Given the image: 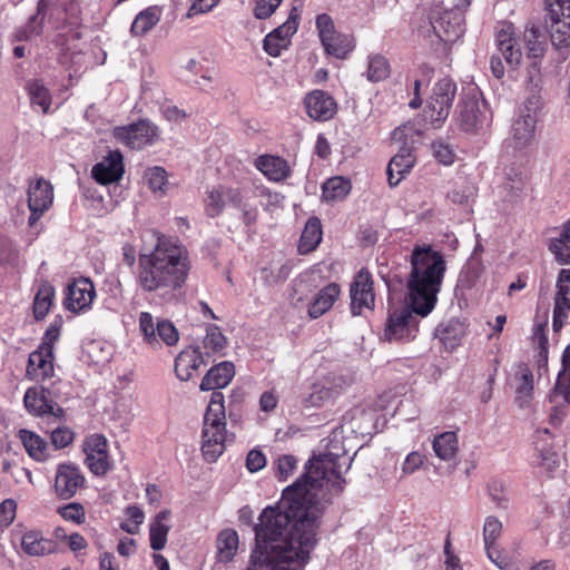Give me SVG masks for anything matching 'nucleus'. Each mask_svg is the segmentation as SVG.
Segmentation results:
<instances>
[{
  "label": "nucleus",
  "mask_w": 570,
  "mask_h": 570,
  "mask_svg": "<svg viewBox=\"0 0 570 570\" xmlns=\"http://www.w3.org/2000/svg\"><path fill=\"white\" fill-rule=\"evenodd\" d=\"M417 314L413 306H401L393 309L387 318L384 336L387 341H411L419 331Z\"/></svg>",
  "instance_id": "10"
},
{
  "label": "nucleus",
  "mask_w": 570,
  "mask_h": 570,
  "mask_svg": "<svg viewBox=\"0 0 570 570\" xmlns=\"http://www.w3.org/2000/svg\"><path fill=\"white\" fill-rule=\"evenodd\" d=\"M306 115L315 121H327L337 112L335 99L326 91L315 89L308 92L303 100Z\"/></svg>",
  "instance_id": "16"
},
{
  "label": "nucleus",
  "mask_w": 570,
  "mask_h": 570,
  "mask_svg": "<svg viewBox=\"0 0 570 570\" xmlns=\"http://www.w3.org/2000/svg\"><path fill=\"white\" fill-rule=\"evenodd\" d=\"M544 39V35L538 27L531 26L524 30V41L529 56L538 58L543 55Z\"/></svg>",
  "instance_id": "45"
},
{
  "label": "nucleus",
  "mask_w": 570,
  "mask_h": 570,
  "mask_svg": "<svg viewBox=\"0 0 570 570\" xmlns=\"http://www.w3.org/2000/svg\"><path fill=\"white\" fill-rule=\"evenodd\" d=\"M282 0H257L254 7V16L257 19L269 18L278 8Z\"/></svg>",
  "instance_id": "61"
},
{
  "label": "nucleus",
  "mask_w": 570,
  "mask_h": 570,
  "mask_svg": "<svg viewBox=\"0 0 570 570\" xmlns=\"http://www.w3.org/2000/svg\"><path fill=\"white\" fill-rule=\"evenodd\" d=\"M504 176L511 190H520L525 183V170L521 166L505 168Z\"/></svg>",
  "instance_id": "57"
},
{
  "label": "nucleus",
  "mask_w": 570,
  "mask_h": 570,
  "mask_svg": "<svg viewBox=\"0 0 570 570\" xmlns=\"http://www.w3.org/2000/svg\"><path fill=\"white\" fill-rule=\"evenodd\" d=\"M550 20L559 21L560 18H570V0H544Z\"/></svg>",
  "instance_id": "52"
},
{
  "label": "nucleus",
  "mask_w": 570,
  "mask_h": 570,
  "mask_svg": "<svg viewBox=\"0 0 570 570\" xmlns=\"http://www.w3.org/2000/svg\"><path fill=\"white\" fill-rule=\"evenodd\" d=\"M57 512L67 522L82 524L86 521L85 508L81 503L78 502H71L59 507Z\"/></svg>",
  "instance_id": "50"
},
{
  "label": "nucleus",
  "mask_w": 570,
  "mask_h": 570,
  "mask_svg": "<svg viewBox=\"0 0 570 570\" xmlns=\"http://www.w3.org/2000/svg\"><path fill=\"white\" fill-rule=\"evenodd\" d=\"M291 41L283 37H275L272 33L266 35L263 41L264 51L272 56L278 57L283 50L287 49Z\"/></svg>",
  "instance_id": "55"
},
{
  "label": "nucleus",
  "mask_w": 570,
  "mask_h": 570,
  "mask_svg": "<svg viewBox=\"0 0 570 570\" xmlns=\"http://www.w3.org/2000/svg\"><path fill=\"white\" fill-rule=\"evenodd\" d=\"M351 460L340 453L314 455L299 480L283 490L275 505L265 508L255 525L256 549L245 570H302L316 544L318 519L328 494L344 488L342 469Z\"/></svg>",
  "instance_id": "1"
},
{
  "label": "nucleus",
  "mask_w": 570,
  "mask_h": 570,
  "mask_svg": "<svg viewBox=\"0 0 570 570\" xmlns=\"http://www.w3.org/2000/svg\"><path fill=\"white\" fill-rule=\"evenodd\" d=\"M554 395L561 396L564 403L570 404V344L562 354V367L557 377Z\"/></svg>",
  "instance_id": "41"
},
{
  "label": "nucleus",
  "mask_w": 570,
  "mask_h": 570,
  "mask_svg": "<svg viewBox=\"0 0 570 570\" xmlns=\"http://www.w3.org/2000/svg\"><path fill=\"white\" fill-rule=\"evenodd\" d=\"M82 450L86 454L85 464L92 474L100 476L110 470L108 441L105 435L100 433L88 435L83 440Z\"/></svg>",
  "instance_id": "12"
},
{
  "label": "nucleus",
  "mask_w": 570,
  "mask_h": 570,
  "mask_svg": "<svg viewBox=\"0 0 570 570\" xmlns=\"http://www.w3.org/2000/svg\"><path fill=\"white\" fill-rule=\"evenodd\" d=\"M548 247L559 264H570V219L561 226L558 236L550 239Z\"/></svg>",
  "instance_id": "32"
},
{
  "label": "nucleus",
  "mask_w": 570,
  "mask_h": 570,
  "mask_svg": "<svg viewBox=\"0 0 570 570\" xmlns=\"http://www.w3.org/2000/svg\"><path fill=\"white\" fill-rule=\"evenodd\" d=\"M445 271L446 264L441 252L430 245H416L413 248L407 279L409 303L422 317L435 307Z\"/></svg>",
  "instance_id": "4"
},
{
  "label": "nucleus",
  "mask_w": 570,
  "mask_h": 570,
  "mask_svg": "<svg viewBox=\"0 0 570 570\" xmlns=\"http://www.w3.org/2000/svg\"><path fill=\"white\" fill-rule=\"evenodd\" d=\"M537 122L533 117L519 114L511 126L510 145L518 150L528 148L534 139Z\"/></svg>",
  "instance_id": "22"
},
{
  "label": "nucleus",
  "mask_w": 570,
  "mask_h": 570,
  "mask_svg": "<svg viewBox=\"0 0 570 570\" xmlns=\"http://www.w3.org/2000/svg\"><path fill=\"white\" fill-rule=\"evenodd\" d=\"M247 191L243 189V199L240 205H233L235 208L242 212V219L245 225L250 226L256 223L257 209L249 205L247 202Z\"/></svg>",
  "instance_id": "63"
},
{
  "label": "nucleus",
  "mask_w": 570,
  "mask_h": 570,
  "mask_svg": "<svg viewBox=\"0 0 570 570\" xmlns=\"http://www.w3.org/2000/svg\"><path fill=\"white\" fill-rule=\"evenodd\" d=\"M455 122L466 134H483L491 126L492 112L476 92L466 94L458 104Z\"/></svg>",
  "instance_id": "7"
},
{
  "label": "nucleus",
  "mask_w": 570,
  "mask_h": 570,
  "mask_svg": "<svg viewBox=\"0 0 570 570\" xmlns=\"http://www.w3.org/2000/svg\"><path fill=\"white\" fill-rule=\"evenodd\" d=\"M443 0H431V26L435 36L445 43H452L460 39L464 29L463 12L470 6L468 0H460L452 9L441 10Z\"/></svg>",
  "instance_id": "6"
},
{
  "label": "nucleus",
  "mask_w": 570,
  "mask_h": 570,
  "mask_svg": "<svg viewBox=\"0 0 570 570\" xmlns=\"http://www.w3.org/2000/svg\"><path fill=\"white\" fill-rule=\"evenodd\" d=\"M299 14L297 9H292L287 20L274 29L271 33L273 36L283 37L291 41V37L297 31Z\"/></svg>",
  "instance_id": "53"
},
{
  "label": "nucleus",
  "mask_w": 570,
  "mask_h": 570,
  "mask_svg": "<svg viewBox=\"0 0 570 570\" xmlns=\"http://www.w3.org/2000/svg\"><path fill=\"white\" fill-rule=\"evenodd\" d=\"M351 311L360 315L363 308H373L375 295L373 293L372 276L366 269H361L351 284Z\"/></svg>",
  "instance_id": "17"
},
{
  "label": "nucleus",
  "mask_w": 570,
  "mask_h": 570,
  "mask_svg": "<svg viewBox=\"0 0 570 570\" xmlns=\"http://www.w3.org/2000/svg\"><path fill=\"white\" fill-rule=\"evenodd\" d=\"M124 171V157L121 153L112 150L92 167L91 174L97 183L107 185L121 179Z\"/></svg>",
  "instance_id": "20"
},
{
  "label": "nucleus",
  "mask_w": 570,
  "mask_h": 570,
  "mask_svg": "<svg viewBox=\"0 0 570 570\" xmlns=\"http://www.w3.org/2000/svg\"><path fill=\"white\" fill-rule=\"evenodd\" d=\"M145 179L154 193H164V187L167 184V173L163 167H151L145 171Z\"/></svg>",
  "instance_id": "51"
},
{
  "label": "nucleus",
  "mask_w": 570,
  "mask_h": 570,
  "mask_svg": "<svg viewBox=\"0 0 570 570\" xmlns=\"http://www.w3.org/2000/svg\"><path fill=\"white\" fill-rule=\"evenodd\" d=\"M19 438L27 453L36 461L43 462L48 459V445L43 439L29 430H20Z\"/></svg>",
  "instance_id": "36"
},
{
  "label": "nucleus",
  "mask_w": 570,
  "mask_h": 570,
  "mask_svg": "<svg viewBox=\"0 0 570 570\" xmlns=\"http://www.w3.org/2000/svg\"><path fill=\"white\" fill-rule=\"evenodd\" d=\"M27 90L32 107H39L43 114H47L51 106V95L41 80L35 79L27 83Z\"/></svg>",
  "instance_id": "42"
},
{
  "label": "nucleus",
  "mask_w": 570,
  "mask_h": 570,
  "mask_svg": "<svg viewBox=\"0 0 570 570\" xmlns=\"http://www.w3.org/2000/svg\"><path fill=\"white\" fill-rule=\"evenodd\" d=\"M203 343L204 348L207 351L208 354H222V352L226 348L227 340L223 335L218 326L209 325L207 327L206 336Z\"/></svg>",
  "instance_id": "46"
},
{
  "label": "nucleus",
  "mask_w": 570,
  "mask_h": 570,
  "mask_svg": "<svg viewBox=\"0 0 570 570\" xmlns=\"http://www.w3.org/2000/svg\"><path fill=\"white\" fill-rule=\"evenodd\" d=\"M96 289L94 283L89 278H78L68 285L63 305L68 311L80 313L90 308Z\"/></svg>",
  "instance_id": "14"
},
{
  "label": "nucleus",
  "mask_w": 570,
  "mask_h": 570,
  "mask_svg": "<svg viewBox=\"0 0 570 570\" xmlns=\"http://www.w3.org/2000/svg\"><path fill=\"white\" fill-rule=\"evenodd\" d=\"M466 324L458 318H451L440 323L434 331V336L448 351H453L461 345L466 334Z\"/></svg>",
  "instance_id": "24"
},
{
  "label": "nucleus",
  "mask_w": 570,
  "mask_h": 570,
  "mask_svg": "<svg viewBox=\"0 0 570 570\" xmlns=\"http://www.w3.org/2000/svg\"><path fill=\"white\" fill-rule=\"evenodd\" d=\"M487 489L495 509L507 510L509 508V495L503 482L492 480L488 483Z\"/></svg>",
  "instance_id": "49"
},
{
  "label": "nucleus",
  "mask_w": 570,
  "mask_h": 570,
  "mask_svg": "<svg viewBox=\"0 0 570 570\" xmlns=\"http://www.w3.org/2000/svg\"><path fill=\"white\" fill-rule=\"evenodd\" d=\"M22 551L31 557H42L56 551V544L39 530H28L21 537Z\"/></svg>",
  "instance_id": "26"
},
{
  "label": "nucleus",
  "mask_w": 570,
  "mask_h": 570,
  "mask_svg": "<svg viewBox=\"0 0 570 570\" xmlns=\"http://www.w3.org/2000/svg\"><path fill=\"white\" fill-rule=\"evenodd\" d=\"M203 364V355L198 348L181 351L175 360V372L180 381L190 380Z\"/></svg>",
  "instance_id": "29"
},
{
  "label": "nucleus",
  "mask_w": 570,
  "mask_h": 570,
  "mask_svg": "<svg viewBox=\"0 0 570 570\" xmlns=\"http://www.w3.org/2000/svg\"><path fill=\"white\" fill-rule=\"evenodd\" d=\"M189 271L188 252L178 240L154 230L145 235L136 276L144 292L173 296L186 284Z\"/></svg>",
  "instance_id": "2"
},
{
  "label": "nucleus",
  "mask_w": 570,
  "mask_h": 570,
  "mask_svg": "<svg viewBox=\"0 0 570 570\" xmlns=\"http://www.w3.org/2000/svg\"><path fill=\"white\" fill-rule=\"evenodd\" d=\"M256 167L264 176L273 181H282L291 175L288 163L278 156L263 155L257 158Z\"/></svg>",
  "instance_id": "27"
},
{
  "label": "nucleus",
  "mask_w": 570,
  "mask_h": 570,
  "mask_svg": "<svg viewBox=\"0 0 570 570\" xmlns=\"http://www.w3.org/2000/svg\"><path fill=\"white\" fill-rule=\"evenodd\" d=\"M55 297V288L48 281H42L33 299V314L37 320H42L49 313Z\"/></svg>",
  "instance_id": "39"
},
{
  "label": "nucleus",
  "mask_w": 570,
  "mask_h": 570,
  "mask_svg": "<svg viewBox=\"0 0 570 570\" xmlns=\"http://www.w3.org/2000/svg\"><path fill=\"white\" fill-rule=\"evenodd\" d=\"M322 240V226L318 218H309L302 233L298 250L301 254H307L314 250Z\"/></svg>",
  "instance_id": "38"
},
{
  "label": "nucleus",
  "mask_w": 570,
  "mask_h": 570,
  "mask_svg": "<svg viewBox=\"0 0 570 570\" xmlns=\"http://www.w3.org/2000/svg\"><path fill=\"white\" fill-rule=\"evenodd\" d=\"M239 544L238 533L234 529H224L216 540V557L220 562H229L235 557Z\"/></svg>",
  "instance_id": "33"
},
{
  "label": "nucleus",
  "mask_w": 570,
  "mask_h": 570,
  "mask_svg": "<svg viewBox=\"0 0 570 570\" xmlns=\"http://www.w3.org/2000/svg\"><path fill=\"white\" fill-rule=\"evenodd\" d=\"M570 312V268L562 269L557 281L554 297L553 327L558 331Z\"/></svg>",
  "instance_id": "21"
},
{
  "label": "nucleus",
  "mask_w": 570,
  "mask_h": 570,
  "mask_svg": "<svg viewBox=\"0 0 570 570\" xmlns=\"http://www.w3.org/2000/svg\"><path fill=\"white\" fill-rule=\"evenodd\" d=\"M26 409L35 415L52 414L60 416L62 409L48 401L43 391L36 387L28 389L23 397Z\"/></svg>",
  "instance_id": "28"
},
{
  "label": "nucleus",
  "mask_w": 570,
  "mask_h": 570,
  "mask_svg": "<svg viewBox=\"0 0 570 570\" xmlns=\"http://www.w3.org/2000/svg\"><path fill=\"white\" fill-rule=\"evenodd\" d=\"M289 267L286 264L271 266L262 269V278L268 285L285 281L289 275Z\"/></svg>",
  "instance_id": "56"
},
{
  "label": "nucleus",
  "mask_w": 570,
  "mask_h": 570,
  "mask_svg": "<svg viewBox=\"0 0 570 570\" xmlns=\"http://www.w3.org/2000/svg\"><path fill=\"white\" fill-rule=\"evenodd\" d=\"M276 476L279 481H286L296 469L297 461L293 455L284 454L275 461Z\"/></svg>",
  "instance_id": "54"
},
{
  "label": "nucleus",
  "mask_w": 570,
  "mask_h": 570,
  "mask_svg": "<svg viewBox=\"0 0 570 570\" xmlns=\"http://www.w3.org/2000/svg\"><path fill=\"white\" fill-rule=\"evenodd\" d=\"M495 45L505 62L512 68H517L522 60V52L515 38V30L512 23L502 22L499 24L495 33Z\"/></svg>",
  "instance_id": "19"
},
{
  "label": "nucleus",
  "mask_w": 570,
  "mask_h": 570,
  "mask_svg": "<svg viewBox=\"0 0 570 570\" xmlns=\"http://www.w3.org/2000/svg\"><path fill=\"white\" fill-rule=\"evenodd\" d=\"M421 131L411 122L404 124L393 131L392 139L403 142V145L387 165V180L391 187L397 186L414 166L413 145L419 141Z\"/></svg>",
  "instance_id": "5"
},
{
  "label": "nucleus",
  "mask_w": 570,
  "mask_h": 570,
  "mask_svg": "<svg viewBox=\"0 0 570 570\" xmlns=\"http://www.w3.org/2000/svg\"><path fill=\"white\" fill-rule=\"evenodd\" d=\"M352 188L351 181L343 176L328 178L322 185V199L326 203H336L345 199Z\"/></svg>",
  "instance_id": "34"
},
{
  "label": "nucleus",
  "mask_w": 570,
  "mask_h": 570,
  "mask_svg": "<svg viewBox=\"0 0 570 570\" xmlns=\"http://www.w3.org/2000/svg\"><path fill=\"white\" fill-rule=\"evenodd\" d=\"M551 21V42L557 48H564L570 45V18H560L559 21Z\"/></svg>",
  "instance_id": "44"
},
{
  "label": "nucleus",
  "mask_w": 570,
  "mask_h": 570,
  "mask_svg": "<svg viewBox=\"0 0 570 570\" xmlns=\"http://www.w3.org/2000/svg\"><path fill=\"white\" fill-rule=\"evenodd\" d=\"M75 433L67 426H57L51 432V442L56 449H63L72 443Z\"/></svg>",
  "instance_id": "59"
},
{
  "label": "nucleus",
  "mask_w": 570,
  "mask_h": 570,
  "mask_svg": "<svg viewBox=\"0 0 570 570\" xmlns=\"http://www.w3.org/2000/svg\"><path fill=\"white\" fill-rule=\"evenodd\" d=\"M341 288L336 283H331L322 288L313 298L308 306V315L311 318H318L332 308L338 298Z\"/></svg>",
  "instance_id": "30"
},
{
  "label": "nucleus",
  "mask_w": 570,
  "mask_h": 570,
  "mask_svg": "<svg viewBox=\"0 0 570 570\" xmlns=\"http://www.w3.org/2000/svg\"><path fill=\"white\" fill-rule=\"evenodd\" d=\"M391 69L387 59L381 55L368 57L366 78L368 81L377 82L390 76Z\"/></svg>",
  "instance_id": "43"
},
{
  "label": "nucleus",
  "mask_w": 570,
  "mask_h": 570,
  "mask_svg": "<svg viewBox=\"0 0 570 570\" xmlns=\"http://www.w3.org/2000/svg\"><path fill=\"white\" fill-rule=\"evenodd\" d=\"M503 530L502 522L494 515H488L483 523V542L485 549L495 547Z\"/></svg>",
  "instance_id": "47"
},
{
  "label": "nucleus",
  "mask_w": 570,
  "mask_h": 570,
  "mask_svg": "<svg viewBox=\"0 0 570 570\" xmlns=\"http://www.w3.org/2000/svg\"><path fill=\"white\" fill-rule=\"evenodd\" d=\"M170 517V511H160L149 525V540L150 548L155 551L163 550L167 543V535L170 525L167 523Z\"/></svg>",
  "instance_id": "31"
},
{
  "label": "nucleus",
  "mask_w": 570,
  "mask_h": 570,
  "mask_svg": "<svg viewBox=\"0 0 570 570\" xmlns=\"http://www.w3.org/2000/svg\"><path fill=\"white\" fill-rule=\"evenodd\" d=\"M435 158L444 164L451 165L454 160V154L451 147L442 141H436L432 145Z\"/></svg>",
  "instance_id": "64"
},
{
  "label": "nucleus",
  "mask_w": 570,
  "mask_h": 570,
  "mask_svg": "<svg viewBox=\"0 0 570 570\" xmlns=\"http://www.w3.org/2000/svg\"><path fill=\"white\" fill-rule=\"evenodd\" d=\"M161 10L154 6L139 12L131 23L130 32L135 37H141L150 31L160 20Z\"/></svg>",
  "instance_id": "37"
},
{
  "label": "nucleus",
  "mask_w": 570,
  "mask_h": 570,
  "mask_svg": "<svg viewBox=\"0 0 570 570\" xmlns=\"http://www.w3.org/2000/svg\"><path fill=\"white\" fill-rule=\"evenodd\" d=\"M456 92V85L449 78L441 79L434 87L424 109V120L433 128H440L446 120Z\"/></svg>",
  "instance_id": "8"
},
{
  "label": "nucleus",
  "mask_w": 570,
  "mask_h": 570,
  "mask_svg": "<svg viewBox=\"0 0 570 570\" xmlns=\"http://www.w3.org/2000/svg\"><path fill=\"white\" fill-rule=\"evenodd\" d=\"M53 352L38 347L28 358L27 376L31 380H45L53 375Z\"/></svg>",
  "instance_id": "25"
},
{
  "label": "nucleus",
  "mask_w": 570,
  "mask_h": 570,
  "mask_svg": "<svg viewBox=\"0 0 570 570\" xmlns=\"http://www.w3.org/2000/svg\"><path fill=\"white\" fill-rule=\"evenodd\" d=\"M316 28L322 43L331 40L333 35L336 33L334 22L326 13H322L316 17Z\"/></svg>",
  "instance_id": "58"
},
{
  "label": "nucleus",
  "mask_w": 570,
  "mask_h": 570,
  "mask_svg": "<svg viewBox=\"0 0 570 570\" xmlns=\"http://www.w3.org/2000/svg\"><path fill=\"white\" fill-rule=\"evenodd\" d=\"M433 451L443 461H450L456 456L459 441L455 432L448 431L436 435L432 443Z\"/></svg>",
  "instance_id": "35"
},
{
  "label": "nucleus",
  "mask_w": 570,
  "mask_h": 570,
  "mask_svg": "<svg viewBox=\"0 0 570 570\" xmlns=\"http://www.w3.org/2000/svg\"><path fill=\"white\" fill-rule=\"evenodd\" d=\"M322 45L326 53L338 59H345L355 47L353 37L338 32Z\"/></svg>",
  "instance_id": "40"
},
{
  "label": "nucleus",
  "mask_w": 570,
  "mask_h": 570,
  "mask_svg": "<svg viewBox=\"0 0 570 570\" xmlns=\"http://www.w3.org/2000/svg\"><path fill=\"white\" fill-rule=\"evenodd\" d=\"M86 478L78 465L65 462L57 465L53 490L61 500L73 498L85 487Z\"/></svg>",
  "instance_id": "13"
},
{
  "label": "nucleus",
  "mask_w": 570,
  "mask_h": 570,
  "mask_svg": "<svg viewBox=\"0 0 570 570\" xmlns=\"http://www.w3.org/2000/svg\"><path fill=\"white\" fill-rule=\"evenodd\" d=\"M112 137L117 142L139 150L155 144L158 138V128L151 121L142 119L127 126L115 127Z\"/></svg>",
  "instance_id": "11"
},
{
  "label": "nucleus",
  "mask_w": 570,
  "mask_h": 570,
  "mask_svg": "<svg viewBox=\"0 0 570 570\" xmlns=\"http://www.w3.org/2000/svg\"><path fill=\"white\" fill-rule=\"evenodd\" d=\"M542 108L541 97L537 94H531L523 102L522 108L520 109V115H529L534 118V120L539 119V114Z\"/></svg>",
  "instance_id": "62"
},
{
  "label": "nucleus",
  "mask_w": 570,
  "mask_h": 570,
  "mask_svg": "<svg viewBox=\"0 0 570 570\" xmlns=\"http://www.w3.org/2000/svg\"><path fill=\"white\" fill-rule=\"evenodd\" d=\"M42 11V2H39L38 6V13L36 16H32L29 20V22L24 26V28L20 31L21 36L20 39L28 40L32 37L39 36L42 31V19H38V16Z\"/></svg>",
  "instance_id": "60"
},
{
  "label": "nucleus",
  "mask_w": 570,
  "mask_h": 570,
  "mask_svg": "<svg viewBox=\"0 0 570 570\" xmlns=\"http://www.w3.org/2000/svg\"><path fill=\"white\" fill-rule=\"evenodd\" d=\"M125 514L126 519L120 523V528L129 534L138 533L145 520L144 511L137 505H129L126 508Z\"/></svg>",
  "instance_id": "48"
},
{
  "label": "nucleus",
  "mask_w": 570,
  "mask_h": 570,
  "mask_svg": "<svg viewBox=\"0 0 570 570\" xmlns=\"http://www.w3.org/2000/svg\"><path fill=\"white\" fill-rule=\"evenodd\" d=\"M139 331L144 342L154 347L174 346L179 341V333L175 325L163 318L155 320L149 312H141L138 317Z\"/></svg>",
  "instance_id": "9"
},
{
  "label": "nucleus",
  "mask_w": 570,
  "mask_h": 570,
  "mask_svg": "<svg viewBox=\"0 0 570 570\" xmlns=\"http://www.w3.org/2000/svg\"><path fill=\"white\" fill-rule=\"evenodd\" d=\"M235 375L232 362L213 366L200 383L202 391H214L204 415L202 452L206 461L215 462L224 452L227 441L224 395L217 391L229 384Z\"/></svg>",
  "instance_id": "3"
},
{
  "label": "nucleus",
  "mask_w": 570,
  "mask_h": 570,
  "mask_svg": "<svg viewBox=\"0 0 570 570\" xmlns=\"http://www.w3.org/2000/svg\"><path fill=\"white\" fill-rule=\"evenodd\" d=\"M345 385H347V381L343 376L330 375L324 377L321 382L313 385V392L306 402L311 406H320L338 394Z\"/></svg>",
  "instance_id": "23"
},
{
  "label": "nucleus",
  "mask_w": 570,
  "mask_h": 570,
  "mask_svg": "<svg viewBox=\"0 0 570 570\" xmlns=\"http://www.w3.org/2000/svg\"><path fill=\"white\" fill-rule=\"evenodd\" d=\"M53 188L43 178L31 181L28 187L29 225L32 226L52 205Z\"/></svg>",
  "instance_id": "15"
},
{
  "label": "nucleus",
  "mask_w": 570,
  "mask_h": 570,
  "mask_svg": "<svg viewBox=\"0 0 570 570\" xmlns=\"http://www.w3.org/2000/svg\"><path fill=\"white\" fill-rule=\"evenodd\" d=\"M242 199L243 189L218 185L207 191L205 210L209 217H217L226 205H240Z\"/></svg>",
  "instance_id": "18"
}]
</instances>
